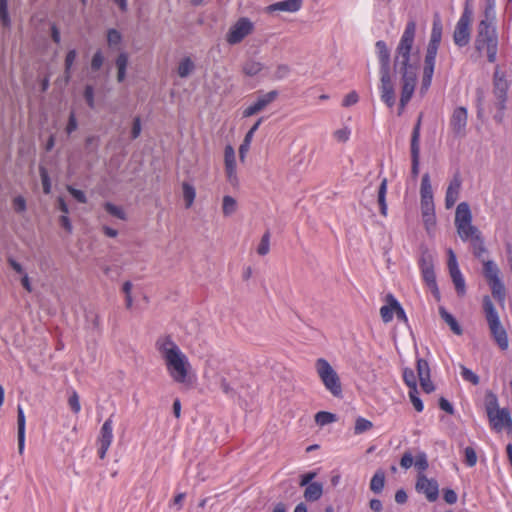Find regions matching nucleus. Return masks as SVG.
I'll return each instance as SVG.
<instances>
[{
	"mask_svg": "<svg viewBox=\"0 0 512 512\" xmlns=\"http://www.w3.org/2000/svg\"><path fill=\"white\" fill-rule=\"evenodd\" d=\"M482 303L483 311L485 313V317L493 340L501 350H507L509 347L508 335L505 328L501 324L498 312L490 296H483Z\"/></svg>",
	"mask_w": 512,
	"mask_h": 512,
	"instance_id": "20e7f679",
	"label": "nucleus"
},
{
	"mask_svg": "<svg viewBox=\"0 0 512 512\" xmlns=\"http://www.w3.org/2000/svg\"><path fill=\"white\" fill-rule=\"evenodd\" d=\"M155 349L163 360L170 377L177 383L186 382L190 363L172 336L160 335L155 341Z\"/></svg>",
	"mask_w": 512,
	"mask_h": 512,
	"instance_id": "f03ea898",
	"label": "nucleus"
},
{
	"mask_svg": "<svg viewBox=\"0 0 512 512\" xmlns=\"http://www.w3.org/2000/svg\"><path fill=\"white\" fill-rule=\"evenodd\" d=\"M442 29H443L442 23H441L439 17H437L433 21L431 36H430V40H429L428 44L437 45V46L440 45L441 38H442Z\"/></svg>",
	"mask_w": 512,
	"mask_h": 512,
	"instance_id": "c756f323",
	"label": "nucleus"
},
{
	"mask_svg": "<svg viewBox=\"0 0 512 512\" xmlns=\"http://www.w3.org/2000/svg\"><path fill=\"white\" fill-rule=\"evenodd\" d=\"M485 408H486L487 416H489L490 414H492V413L496 412L497 410L501 409L498 406V399H497V396L494 393L488 392L486 394Z\"/></svg>",
	"mask_w": 512,
	"mask_h": 512,
	"instance_id": "f704fd0d",
	"label": "nucleus"
},
{
	"mask_svg": "<svg viewBox=\"0 0 512 512\" xmlns=\"http://www.w3.org/2000/svg\"><path fill=\"white\" fill-rule=\"evenodd\" d=\"M84 99L87 103V105L93 109L95 107V100H94V88L91 85H86L83 93Z\"/></svg>",
	"mask_w": 512,
	"mask_h": 512,
	"instance_id": "603ef678",
	"label": "nucleus"
},
{
	"mask_svg": "<svg viewBox=\"0 0 512 512\" xmlns=\"http://www.w3.org/2000/svg\"><path fill=\"white\" fill-rule=\"evenodd\" d=\"M277 97L278 91L276 90L258 96L257 100L252 105L244 109L243 117H251L263 111L269 104L275 101Z\"/></svg>",
	"mask_w": 512,
	"mask_h": 512,
	"instance_id": "4468645a",
	"label": "nucleus"
},
{
	"mask_svg": "<svg viewBox=\"0 0 512 512\" xmlns=\"http://www.w3.org/2000/svg\"><path fill=\"white\" fill-rule=\"evenodd\" d=\"M68 404L74 413H78L81 410L79 396L76 392H73L69 397Z\"/></svg>",
	"mask_w": 512,
	"mask_h": 512,
	"instance_id": "680f3d73",
	"label": "nucleus"
},
{
	"mask_svg": "<svg viewBox=\"0 0 512 512\" xmlns=\"http://www.w3.org/2000/svg\"><path fill=\"white\" fill-rule=\"evenodd\" d=\"M388 305L380 308V315L384 323H388L393 318L394 307H392V300H387Z\"/></svg>",
	"mask_w": 512,
	"mask_h": 512,
	"instance_id": "a18cd8bd",
	"label": "nucleus"
},
{
	"mask_svg": "<svg viewBox=\"0 0 512 512\" xmlns=\"http://www.w3.org/2000/svg\"><path fill=\"white\" fill-rule=\"evenodd\" d=\"M421 215L435 214L434 201H420Z\"/></svg>",
	"mask_w": 512,
	"mask_h": 512,
	"instance_id": "052dcab7",
	"label": "nucleus"
},
{
	"mask_svg": "<svg viewBox=\"0 0 512 512\" xmlns=\"http://www.w3.org/2000/svg\"><path fill=\"white\" fill-rule=\"evenodd\" d=\"M450 276H451L453 284L455 286L457 295L460 297L464 296L466 293V284H465V280L461 274V271L455 270L453 272H450Z\"/></svg>",
	"mask_w": 512,
	"mask_h": 512,
	"instance_id": "bb28decb",
	"label": "nucleus"
},
{
	"mask_svg": "<svg viewBox=\"0 0 512 512\" xmlns=\"http://www.w3.org/2000/svg\"><path fill=\"white\" fill-rule=\"evenodd\" d=\"M470 242L473 249V255L481 262L482 259H486L485 254H487V249L485 247L484 239L481 236V234L474 237L472 240H470Z\"/></svg>",
	"mask_w": 512,
	"mask_h": 512,
	"instance_id": "b1692460",
	"label": "nucleus"
},
{
	"mask_svg": "<svg viewBox=\"0 0 512 512\" xmlns=\"http://www.w3.org/2000/svg\"><path fill=\"white\" fill-rule=\"evenodd\" d=\"M474 46L479 53H486L487 60L490 63H494L498 51V34L495 25L480 21L477 26Z\"/></svg>",
	"mask_w": 512,
	"mask_h": 512,
	"instance_id": "7ed1b4c3",
	"label": "nucleus"
},
{
	"mask_svg": "<svg viewBox=\"0 0 512 512\" xmlns=\"http://www.w3.org/2000/svg\"><path fill=\"white\" fill-rule=\"evenodd\" d=\"M420 201H434L429 173H425L421 179Z\"/></svg>",
	"mask_w": 512,
	"mask_h": 512,
	"instance_id": "5701e85b",
	"label": "nucleus"
},
{
	"mask_svg": "<svg viewBox=\"0 0 512 512\" xmlns=\"http://www.w3.org/2000/svg\"><path fill=\"white\" fill-rule=\"evenodd\" d=\"M385 485V473L382 470H378L370 481V489L374 493L382 492Z\"/></svg>",
	"mask_w": 512,
	"mask_h": 512,
	"instance_id": "7c9ffc66",
	"label": "nucleus"
},
{
	"mask_svg": "<svg viewBox=\"0 0 512 512\" xmlns=\"http://www.w3.org/2000/svg\"><path fill=\"white\" fill-rule=\"evenodd\" d=\"M439 314L441 318L449 325L450 329L456 334L461 335L463 333V329L457 322V320L454 318L452 314H450L448 311H446L445 308L440 307L439 308Z\"/></svg>",
	"mask_w": 512,
	"mask_h": 512,
	"instance_id": "393cba45",
	"label": "nucleus"
},
{
	"mask_svg": "<svg viewBox=\"0 0 512 512\" xmlns=\"http://www.w3.org/2000/svg\"><path fill=\"white\" fill-rule=\"evenodd\" d=\"M237 210V201L229 195L223 197L222 212L224 216L228 217L234 214Z\"/></svg>",
	"mask_w": 512,
	"mask_h": 512,
	"instance_id": "2f4dec72",
	"label": "nucleus"
},
{
	"mask_svg": "<svg viewBox=\"0 0 512 512\" xmlns=\"http://www.w3.org/2000/svg\"><path fill=\"white\" fill-rule=\"evenodd\" d=\"M473 20V9L470 0H466L463 13L458 20L453 33L454 43L459 47L468 45L471 38V23Z\"/></svg>",
	"mask_w": 512,
	"mask_h": 512,
	"instance_id": "0eeeda50",
	"label": "nucleus"
},
{
	"mask_svg": "<svg viewBox=\"0 0 512 512\" xmlns=\"http://www.w3.org/2000/svg\"><path fill=\"white\" fill-rule=\"evenodd\" d=\"M468 111L465 107H456L450 117V128L454 137L464 138L467 134Z\"/></svg>",
	"mask_w": 512,
	"mask_h": 512,
	"instance_id": "9b49d317",
	"label": "nucleus"
},
{
	"mask_svg": "<svg viewBox=\"0 0 512 512\" xmlns=\"http://www.w3.org/2000/svg\"><path fill=\"white\" fill-rule=\"evenodd\" d=\"M417 394H418L417 389L410 390L409 398H410L411 403L413 404L415 410L417 412H421V411H423L424 406H423L421 399L417 396Z\"/></svg>",
	"mask_w": 512,
	"mask_h": 512,
	"instance_id": "5fc2aeb1",
	"label": "nucleus"
},
{
	"mask_svg": "<svg viewBox=\"0 0 512 512\" xmlns=\"http://www.w3.org/2000/svg\"><path fill=\"white\" fill-rule=\"evenodd\" d=\"M315 370L324 387L336 398L343 396L342 383L338 373L324 358L315 361Z\"/></svg>",
	"mask_w": 512,
	"mask_h": 512,
	"instance_id": "39448f33",
	"label": "nucleus"
},
{
	"mask_svg": "<svg viewBox=\"0 0 512 512\" xmlns=\"http://www.w3.org/2000/svg\"><path fill=\"white\" fill-rule=\"evenodd\" d=\"M104 62V57L102 55L101 51H97L94 53L92 60H91V69L93 71H98Z\"/></svg>",
	"mask_w": 512,
	"mask_h": 512,
	"instance_id": "13d9d810",
	"label": "nucleus"
},
{
	"mask_svg": "<svg viewBox=\"0 0 512 512\" xmlns=\"http://www.w3.org/2000/svg\"><path fill=\"white\" fill-rule=\"evenodd\" d=\"M387 300H392V307H394L397 319L406 323L408 321L406 313L398 301L391 294L387 295Z\"/></svg>",
	"mask_w": 512,
	"mask_h": 512,
	"instance_id": "79ce46f5",
	"label": "nucleus"
},
{
	"mask_svg": "<svg viewBox=\"0 0 512 512\" xmlns=\"http://www.w3.org/2000/svg\"><path fill=\"white\" fill-rule=\"evenodd\" d=\"M0 21L4 27H9L11 20L8 13V0H0Z\"/></svg>",
	"mask_w": 512,
	"mask_h": 512,
	"instance_id": "ea45409f",
	"label": "nucleus"
},
{
	"mask_svg": "<svg viewBox=\"0 0 512 512\" xmlns=\"http://www.w3.org/2000/svg\"><path fill=\"white\" fill-rule=\"evenodd\" d=\"M462 225L463 231L460 229L457 230V233L463 241L472 240L474 237L481 234L479 229L476 226L472 225V222H469V224Z\"/></svg>",
	"mask_w": 512,
	"mask_h": 512,
	"instance_id": "c85d7f7f",
	"label": "nucleus"
},
{
	"mask_svg": "<svg viewBox=\"0 0 512 512\" xmlns=\"http://www.w3.org/2000/svg\"><path fill=\"white\" fill-rule=\"evenodd\" d=\"M358 100H359L358 94L355 91H351L350 93H348L345 96L342 105L344 107H349V106L356 104L358 102Z\"/></svg>",
	"mask_w": 512,
	"mask_h": 512,
	"instance_id": "338daca9",
	"label": "nucleus"
},
{
	"mask_svg": "<svg viewBox=\"0 0 512 512\" xmlns=\"http://www.w3.org/2000/svg\"><path fill=\"white\" fill-rule=\"evenodd\" d=\"M269 251H270V232L266 231L263 234L261 241L257 247V253L260 256H265L269 253Z\"/></svg>",
	"mask_w": 512,
	"mask_h": 512,
	"instance_id": "58836bf2",
	"label": "nucleus"
},
{
	"mask_svg": "<svg viewBox=\"0 0 512 512\" xmlns=\"http://www.w3.org/2000/svg\"><path fill=\"white\" fill-rule=\"evenodd\" d=\"M40 177L42 181L43 192L49 194L51 192V184L48 173L45 168H40Z\"/></svg>",
	"mask_w": 512,
	"mask_h": 512,
	"instance_id": "6e6d98bb",
	"label": "nucleus"
},
{
	"mask_svg": "<svg viewBox=\"0 0 512 512\" xmlns=\"http://www.w3.org/2000/svg\"><path fill=\"white\" fill-rule=\"evenodd\" d=\"M122 36L116 29H109L107 33V43L109 47H116L121 43Z\"/></svg>",
	"mask_w": 512,
	"mask_h": 512,
	"instance_id": "49530a36",
	"label": "nucleus"
},
{
	"mask_svg": "<svg viewBox=\"0 0 512 512\" xmlns=\"http://www.w3.org/2000/svg\"><path fill=\"white\" fill-rule=\"evenodd\" d=\"M459 198V192L447 188L445 196V206L447 209L453 207Z\"/></svg>",
	"mask_w": 512,
	"mask_h": 512,
	"instance_id": "09e8293b",
	"label": "nucleus"
},
{
	"mask_svg": "<svg viewBox=\"0 0 512 512\" xmlns=\"http://www.w3.org/2000/svg\"><path fill=\"white\" fill-rule=\"evenodd\" d=\"M472 222V214L468 203L461 202L458 204L455 212V226L457 230L463 231L462 224H469Z\"/></svg>",
	"mask_w": 512,
	"mask_h": 512,
	"instance_id": "6ab92c4d",
	"label": "nucleus"
},
{
	"mask_svg": "<svg viewBox=\"0 0 512 512\" xmlns=\"http://www.w3.org/2000/svg\"><path fill=\"white\" fill-rule=\"evenodd\" d=\"M417 373H418V378H422V377L427 378V376H430V368H429V364L426 360H424V359L417 360Z\"/></svg>",
	"mask_w": 512,
	"mask_h": 512,
	"instance_id": "8fccbe9b",
	"label": "nucleus"
},
{
	"mask_svg": "<svg viewBox=\"0 0 512 512\" xmlns=\"http://www.w3.org/2000/svg\"><path fill=\"white\" fill-rule=\"evenodd\" d=\"M375 47L378 51L380 61V73H390V52L384 41L379 40L376 42Z\"/></svg>",
	"mask_w": 512,
	"mask_h": 512,
	"instance_id": "aec40b11",
	"label": "nucleus"
},
{
	"mask_svg": "<svg viewBox=\"0 0 512 512\" xmlns=\"http://www.w3.org/2000/svg\"><path fill=\"white\" fill-rule=\"evenodd\" d=\"M443 498L447 504H455L457 502V494L452 489H444L443 490Z\"/></svg>",
	"mask_w": 512,
	"mask_h": 512,
	"instance_id": "774afa93",
	"label": "nucleus"
},
{
	"mask_svg": "<svg viewBox=\"0 0 512 512\" xmlns=\"http://www.w3.org/2000/svg\"><path fill=\"white\" fill-rule=\"evenodd\" d=\"M68 192L80 203H86L87 197L85 193L81 190L73 188L72 186H68Z\"/></svg>",
	"mask_w": 512,
	"mask_h": 512,
	"instance_id": "69168bd1",
	"label": "nucleus"
},
{
	"mask_svg": "<svg viewBox=\"0 0 512 512\" xmlns=\"http://www.w3.org/2000/svg\"><path fill=\"white\" fill-rule=\"evenodd\" d=\"M337 420V417L335 414L326 412V411H320L316 413L315 415V422L320 425L324 426L330 423H333Z\"/></svg>",
	"mask_w": 512,
	"mask_h": 512,
	"instance_id": "c9c22d12",
	"label": "nucleus"
},
{
	"mask_svg": "<svg viewBox=\"0 0 512 512\" xmlns=\"http://www.w3.org/2000/svg\"><path fill=\"white\" fill-rule=\"evenodd\" d=\"M414 465L419 471H425L428 468L429 464L427 456L424 452H420L417 454Z\"/></svg>",
	"mask_w": 512,
	"mask_h": 512,
	"instance_id": "3c124183",
	"label": "nucleus"
},
{
	"mask_svg": "<svg viewBox=\"0 0 512 512\" xmlns=\"http://www.w3.org/2000/svg\"><path fill=\"white\" fill-rule=\"evenodd\" d=\"M381 99L388 107H393L395 104V91L390 73H381Z\"/></svg>",
	"mask_w": 512,
	"mask_h": 512,
	"instance_id": "f3484780",
	"label": "nucleus"
},
{
	"mask_svg": "<svg viewBox=\"0 0 512 512\" xmlns=\"http://www.w3.org/2000/svg\"><path fill=\"white\" fill-rule=\"evenodd\" d=\"M494 430L500 432L503 428L512 430V418L507 408H501L488 416Z\"/></svg>",
	"mask_w": 512,
	"mask_h": 512,
	"instance_id": "dca6fc26",
	"label": "nucleus"
},
{
	"mask_svg": "<svg viewBox=\"0 0 512 512\" xmlns=\"http://www.w3.org/2000/svg\"><path fill=\"white\" fill-rule=\"evenodd\" d=\"M423 224L425 227V230L429 235H431L434 232L435 226H436V216L435 214L431 215H424L422 216Z\"/></svg>",
	"mask_w": 512,
	"mask_h": 512,
	"instance_id": "de8ad7c7",
	"label": "nucleus"
},
{
	"mask_svg": "<svg viewBox=\"0 0 512 512\" xmlns=\"http://www.w3.org/2000/svg\"><path fill=\"white\" fill-rule=\"evenodd\" d=\"M25 415L23 409L18 406L17 409V436H18V451L20 454L24 451V443H25Z\"/></svg>",
	"mask_w": 512,
	"mask_h": 512,
	"instance_id": "412c9836",
	"label": "nucleus"
},
{
	"mask_svg": "<svg viewBox=\"0 0 512 512\" xmlns=\"http://www.w3.org/2000/svg\"><path fill=\"white\" fill-rule=\"evenodd\" d=\"M323 494V485L319 482H312L310 483L305 491H304V498L307 501L314 502L321 498Z\"/></svg>",
	"mask_w": 512,
	"mask_h": 512,
	"instance_id": "4be33fe9",
	"label": "nucleus"
},
{
	"mask_svg": "<svg viewBox=\"0 0 512 512\" xmlns=\"http://www.w3.org/2000/svg\"><path fill=\"white\" fill-rule=\"evenodd\" d=\"M403 380L406 383V385L411 389L415 390L417 389V381L416 376L414 374V371L410 368H405L403 371Z\"/></svg>",
	"mask_w": 512,
	"mask_h": 512,
	"instance_id": "37998d69",
	"label": "nucleus"
},
{
	"mask_svg": "<svg viewBox=\"0 0 512 512\" xmlns=\"http://www.w3.org/2000/svg\"><path fill=\"white\" fill-rule=\"evenodd\" d=\"M421 120L422 115L418 117V120L413 127L410 141L411 175L414 179H416L419 175Z\"/></svg>",
	"mask_w": 512,
	"mask_h": 512,
	"instance_id": "6e6552de",
	"label": "nucleus"
},
{
	"mask_svg": "<svg viewBox=\"0 0 512 512\" xmlns=\"http://www.w3.org/2000/svg\"><path fill=\"white\" fill-rule=\"evenodd\" d=\"M461 375L464 380L472 383L473 385H478L480 382V378L476 375L472 370L468 369L464 365H460Z\"/></svg>",
	"mask_w": 512,
	"mask_h": 512,
	"instance_id": "c03bdc74",
	"label": "nucleus"
},
{
	"mask_svg": "<svg viewBox=\"0 0 512 512\" xmlns=\"http://www.w3.org/2000/svg\"><path fill=\"white\" fill-rule=\"evenodd\" d=\"M333 136L338 142H347L350 137V129L348 127L338 129L333 133Z\"/></svg>",
	"mask_w": 512,
	"mask_h": 512,
	"instance_id": "4d7b16f0",
	"label": "nucleus"
},
{
	"mask_svg": "<svg viewBox=\"0 0 512 512\" xmlns=\"http://www.w3.org/2000/svg\"><path fill=\"white\" fill-rule=\"evenodd\" d=\"M415 488L419 493H423L429 502H434L438 499L439 485L435 479H429L420 473L417 476Z\"/></svg>",
	"mask_w": 512,
	"mask_h": 512,
	"instance_id": "f8f14e48",
	"label": "nucleus"
},
{
	"mask_svg": "<svg viewBox=\"0 0 512 512\" xmlns=\"http://www.w3.org/2000/svg\"><path fill=\"white\" fill-rule=\"evenodd\" d=\"M483 276L488 282L493 297L501 304H504L506 297L505 287L499 277L500 270L492 260L482 259Z\"/></svg>",
	"mask_w": 512,
	"mask_h": 512,
	"instance_id": "423d86ee",
	"label": "nucleus"
},
{
	"mask_svg": "<svg viewBox=\"0 0 512 512\" xmlns=\"http://www.w3.org/2000/svg\"><path fill=\"white\" fill-rule=\"evenodd\" d=\"M128 65V55L126 53H120L116 59L117 67V81L123 82L126 77V68Z\"/></svg>",
	"mask_w": 512,
	"mask_h": 512,
	"instance_id": "cd10ccee",
	"label": "nucleus"
},
{
	"mask_svg": "<svg viewBox=\"0 0 512 512\" xmlns=\"http://www.w3.org/2000/svg\"><path fill=\"white\" fill-rule=\"evenodd\" d=\"M373 428V423L363 417H358L355 421L354 433L356 435L367 432Z\"/></svg>",
	"mask_w": 512,
	"mask_h": 512,
	"instance_id": "e433bc0d",
	"label": "nucleus"
},
{
	"mask_svg": "<svg viewBox=\"0 0 512 512\" xmlns=\"http://www.w3.org/2000/svg\"><path fill=\"white\" fill-rule=\"evenodd\" d=\"M508 87L505 73L500 70L499 66H496L493 76V93L497 98L496 106L500 111L505 109Z\"/></svg>",
	"mask_w": 512,
	"mask_h": 512,
	"instance_id": "9d476101",
	"label": "nucleus"
},
{
	"mask_svg": "<svg viewBox=\"0 0 512 512\" xmlns=\"http://www.w3.org/2000/svg\"><path fill=\"white\" fill-rule=\"evenodd\" d=\"M465 462L469 467H473L477 463V455L472 447L465 448Z\"/></svg>",
	"mask_w": 512,
	"mask_h": 512,
	"instance_id": "864d4df0",
	"label": "nucleus"
},
{
	"mask_svg": "<svg viewBox=\"0 0 512 512\" xmlns=\"http://www.w3.org/2000/svg\"><path fill=\"white\" fill-rule=\"evenodd\" d=\"M416 33V23L411 20L407 23L403 35L397 47L394 60V69L401 75L402 91L400 106L403 109L410 101L417 80V66L410 63L411 49Z\"/></svg>",
	"mask_w": 512,
	"mask_h": 512,
	"instance_id": "f257e3e1",
	"label": "nucleus"
},
{
	"mask_svg": "<svg viewBox=\"0 0 512 512\" xmlns=\"http://www.w3.org/2000/svg\"><path fill=\"white\" fill-rule=\"evenodd\" d=\"M253 30V22L246 17H242L238 19L237 22L230 28L229 32L227 33L226 40L231 45L238 44L245 37L250 35Z\"/></svg>",
	"mask_w": 512,
	"mask_h": 512,
	"instance_id": "1a4fd4ad",
	"label": "nucleus"
},
{
	"mask_svg": "<svg viewBox=\"0 0 512 512\" xmlns=\"http://www.w3.org/2000/svg\"><path fill=\"white\" fill-rule=\"evenodd\" d=\"M224 165L228 182L232 186H236L238 184L236 157L234 148L231 145H227L224 149Z\"/></svg>",
	"mask_w": 512,
	"mask_h": 512,
	"instance_id": "2eb2a0df",
	"label": "nucleus"
},
{
	"mask_svg": "<svg viewBox=\"0 0 512 512\" xmlns=\"http://www.w3.org/2000/svg\"><path fill=\"white\" fill-rule=\"evenodd\" d=\"M142 126H141V119L140 117H135L133 120V125L131 129V138L137 139L141 134Z\"/></svg>",
	"mask_w": 512,
	"mask_h": 512,
	"instance_id": "e2e57ef3",
	"label": "nucleus"
},
{
	"mask_svg": "<svg viewBox=\"0 0 512 512\" xmlns=\"http://www.w3.org/2000/svg\"><path fill=\"white\" fill-rule=\"evenodd\" d=\"M113 415H111L102 425L100 429V434L98 436L97 442L99 444L98 455L100 459H104L106 457V453L112 443L113 440Z\"/></svg>",
	"mask_w": 512,
	"mask_h": 512,
	"instance_id": "ddd939ff",
	"label": "nucleus"
},
{
	"mask_svg": "<svg viewBox=\"0 0 512 512\" xmlns=\"http://www.w3.org/2000/svg\"><path fill=\"white\" fill-rule=\"evenodd\" d=\"M290 72V68L286 64H280L277 66L275 72H274V78L280 80L285 78Z\"/></svg>",
	"mask_w": 512,
	"mask_h": 512,
	"instance_id": "0e129e2a",
	"label": "nucleus"
},
{
	"mask_svg": "<svg viewBox=\"0 0 512 512\" xmlns=\"http://www.w3.org/2000/svg\"><path fill=\"white\" fill-rule=\"evenodd\" d=\"M262 70V64L254 61L249 60L247 61L243 66V71L248 76H255Z\"/></svg>",
	"mask_w": 512,
	"mask_h": 512,
	"instance_id": "4c0bfd02",
	"label": "nucleus"
},
{
	"mask_svg": "<svg viewBox=\"0 0 512 512\" xmlns=\"http://www.w3.org/2000/svg\"><path fill=\"white\" fill-rule=\"evenodd\" d=\"M422 274H423V279L427 283L428 286H435L436 277H435L433 268H430V269L425 268L424 270H422Z\"/></svg>",
	"mask_w": 512,
	"mask_h": 512,
	"instance_id": "bf43d9fd",
	"label": "nucleus"
},
{
	"mask_svg": "<svg viewBox=\"0 0 512 512\" xmlns=\"http://www.w3.org/2000/svg\"><path fill=\"white\" fill-rule=\"evenodd\" d=\"M104 208L110 215H112L118 219L125 220L126 214L121 207L116 206L110 202H106L104 204Z\"/></svg>",
	"mask_w": 512,
	"mask_h": 512,
	"instance_id": "a19ab883",
	"label": "nucleus"
},
{
	"mask_svg": "<svg viewBox=\"0 0 512 512\" xmlns=\"http://www.w3.org/2000/svg\"><path fill=\"white\" fill-rule=\"evenodd\" d=\"M194 68H195V65H194L193 61L189 57H186L179 63L177 73H178L179 77L186 78L187 76H189L192 73Z\"/></svg>",
	"mask_w": 512,
	"mask_h": 512,
	"instance_id": "473e14b6",
	"label": "nucleus"
},
{
	"mask_svg": "<svg viewBox=\"0 0 512 512\" xmlns=\"http://www.w3.org/2000/svg\"><path fill=\"white\" fill-rule=\"evenodd\" d=\"M303 0H283L273 3L266 7V12L272 13L275 11L295 13L302 7Z\"/></svg>",
	"mask_w": 512,
	"mask_h": 512,
	"instance_id": "a211bd4d",
	"label": "nucleus"
},
{
	"mask_svg": "<svg viewBox=\"0 0 512 512\" xmlns=\"http://www.w3.org/2000/svg\"><path fill=\"white\" fill-rule=\"evenodd\" d=\"M182 191H183V198L185 200V206H186V208H190L195 200V197H196L195 188L191 184L184 182L182 184Z\"/></svg>",
	"mask_w": 512,
	"mask_h": 512,
	"instance_id": "72a5a7b5",
	"label": "nucleus"
},
{
	"mask_svg": "<svg viewBox=\"0 0 512 512\" xmlns=\"http://www.w3.org/2000/svg\"><path fill=\"white\" fill-rule=\"evenodd\" d=\"M387 184H388L387 178H383L380 183L379 189H378V199L377 200H378V204L380 207V213L383 216L387 215V204H386Z\"/></svg>",
	"mask_w": 512,
	"mask_h": 512,
	"instance_id": "a878e982",
	"label": "nucleus"
}]
</instances>
